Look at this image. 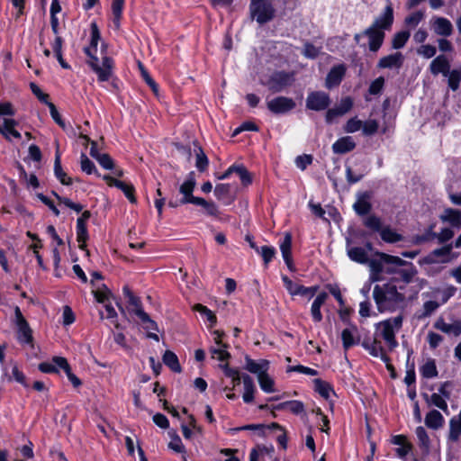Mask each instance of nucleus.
Wrapping results in <instances>:
<instances>
[{"instance_id":"f257e3e1","label":"nucleus","mask_w":461,"mask_h":461,"mask_svg":"<svg viewBox=\"0 0 461 461\" xmlns=\"http://www.w3.org/2000/svg\"><path fill=\"white\" fill-rule=\"evenodd\" d=\"M100 40V31L96 23H91V45L85 48V53L89 57L88 65L97 74L102 82L107 81L112 76L113 61L109 57H104L101 64L96 57L92 54V49H96Z\"/></svg>"},{"instance_id":"f03ea898","label":"nucleus","mask_w":461,"mask_h":461,"mask_svg":"<svg viewBox=\"0 0 461 461\" xmlns=\"http://www.w3.org/2000/svg\"><path fill=\"white\" fill-rule=\"evenodd\" d=\"M373 297L380 312L394 311L405 299L404 295L397 291L396 286L392 285H376L373 290Z\"/></svg>"},{"instance_id":"7ed1b4c3","label":"nucleus","mask_w":461,"mask_h":461,"mask_svg":"<svg viewBox=\"0 0 461 461\" xmlns=\"http://www.w3.org/2000/svg\"><path fill=\"white\" fill-rule=\"evenodd\" d=\"M378 258L368 259L366 263L369 267V281L375 283L384 280V265H406L407 262L399 257L392 256L384 252H376Z\"/></svg>"},{"instance_id":"20e7f679","label":"nucleus","mask_w":461,"mask_h":461,"mask_svg":"<svg viewBox=\"0 0 461 461\" xmlns=\"http://www.w3.org/2000/svg\"><path fill=\"white\" fill-rule=\"evenodd\" d=\"M402 316L398 315L394 318L387 319L378 323L377 328L381 329V335L386 341L390 348L397 347L395 339V331H398L402 325Z\"/></svg>"},{"instance_id":"39448f33","label":"nucleus","mask_w":461,"mask_h":461,"mask_svg":"<svg viewBox=\"0 0 461 461\" xmlns=\"http://www.w3.org/2000/svg\"><path fill=\"white\" fill-rule=\"evenodd\" d=\"M250 14L259 24L270 22L275 17V9L268 0H258L250 3Z\"/></svg>"},{"instance_id":"423d86ee","label":"nucleus","mask_w":461,"mask_h":461,"mask_svg":"<svg viewBox=\"0 0 461 461\" xmlns=\"http://www.w3.org/2000/svg\"><path fill=\"white\" fill-rule=\"evenodd\" d=\"M330 104V95L322 91L311 92L306 98V107L312 111H324Z\"/></svg>"},{"instance_id":"0eeeda50","label":"nucleus","mask_w":461,"mask_h":461,"mask_svg":"<svg viewBox=\"0 0 461 461\" xmlns=\"http://www.w3.org/2000/svg\"><path fill=\"white\" fill-rule=\"evenodd\" d=\"M393 20V9L391 2H388L383 12L375 18L370 26L377 30L380 29L382 32L389 31L392 28Z\"/></svg>"},{"instance_id":"6e6552de","label":"nucleus","mask_w":461,"mask_h":461,"mask_svg":"<svg viewBox=\"0 0 461 461\" xmlns=\"http://www.w3.org/2000/svg\"><path fill=\"white\" fill-rule=\"evenodd\" d=\"M15 324L18 328V339L23 343H32V331L23 316L22 312L18 306L14 308Z\"/></svg>"},{"instance_id":"1a4fd4ad","label":"nucleus","mask_w":461,"mask_h":461,"mask_svg":"<svg viewBox=\"0 0 461 461\" xmlns=\"http://www.w3.org/2000/svg\"><path fill=\"white\" fill-rule=\"evenodd\" d=\"M267 106L273 113H285L295 107V103L292 98L285 96H277L267 102Z\"/></svg>"},{"instance_id":"9d476101","label":"nucleus","mask_w":461,"mask_h":461,"mask_svg":"<svg viewBox=\"0 0 461 461\" xmlns=\"http://www.w3.org/2000/svg\"><path fill=\"white\" fill-rule=\"evenodd\" d=\"M196 185L194 172H190L186 177V180L180 185L179 192L183 194L179 203L181 204L194 203V200L199 197L193 195L194 189Z\"/></svg>"},{"instance_id":"9b49d317","label":"nucleus","mask_w":461,"mask_h":461,"mask_svg":"<svg viewBox=\"0 0 461 461\" xmlns=\"http://www.w3.org/2000/svg\"><path fill=\"white\" fill-rule=\"evenodd\" d=\"M293 77L289 73L284 71L276 72L270 77L267 86L271 92L277 93L291 85Z\"/></svg>"},{"instance_id":"f8f14e48","label":"nucleus","mask_w":461,"mask_h":461,"mask_svg":"<svg viewBox=\"0 0 461 461\" xmlns=\"http://www.w3.org/2000/svg\"><path fill=\"white\" fill-rule=\"evenodd\" d=\"M362 34L368 38V47L373 52H376L381 48L385 37L384 32H382L380 29L373 28L372 26L363 31Z\"/></svg>"},{"instance_id":"ddd939ff","label":"nucleus","mask_w":461,"mask_h":461,"mask_svg":"<svg viewBox=\"0 0 461 461\" xmlns=\"http://www.w3.org/2000/svg\"><path fill=\"white\" fill-rule=\"evenodd\" d=\"M91 212L85 211L77 221V240L79 243V249L86 250V241L88 239L86 222L90 218Z\"/></svg>"},{"instance_id":"4468645a","label":"nucleus","mask_w":461,"mask_h":461,"mask_svg":"<svg viewBox=\"0 0 461 461\" xmlns=\"http://www.w3.org/2000/svg\"><path fill=\"white\" fill-rule=\"evenodd\" d=\"M347 68L344 64H339L337 66H334L330 72L328 73L325 80V86L328 89H331L335 86H338L340 82L342 81L345 74H346Z\"/></svg>"},{"instance_id":"2eb2a0df","label":"nucleus","mask_w":461,"mask_h":461,"mask_svg":"<svg viewBox=\"0 0 461 461\" xmlns=\"http://www.w3.org/2000/svg\"><path fill=\"white\" fill-rule=\"evenodd\" d=\"M404 61V57L401 52H394L393 54L381 58L377 63L379 68H400Z\"/></svg>"},{"instance_id":"dca6fc26","label":"nucleus","mask_w":461,"mask_h":461,"mask_svg":"<svg viewBox=\"0 0 461 461\" xmlns=\"http://www.w3.org/2000/svg\"><path fill=\"white\" fill-rule=\"evenodd\" d=\"M434 328L446 334L457 337L461 334V321L447 323L442 318H439L435 321Z\"/></svg>"},{"instance_id":"f3484780","label":"nucleus","mask_w":461,"mask_h":461,"mask_svg":"<svg viewBox=\"0 0 461 461\" xmlns=\"http://www.w3.org/2000/svg\"><path fill=\"white\" fill-rule=\"evenodd\" d=\"M450 69L449 62L446 56L439 55L436 57L429 65V70L432 75L437 76L441 73L444 77L448 75Z\"/></svg>"},{"instance_id":"a211bd4d","label":"nucleus","mask_w":461,"mask_h":461,"mask_svg":"<svg viewBox=\"0 0 461 461\" xmlns=\"http://www.w3.org/2000/svg\"><path fill=\"white\" fill-rule=\"evenodd\" d=\"M245 368L252 374H255L258 375V378L262 374L267 373L269 362L266 359H260L258 362H256L255 360L251 359L249 356L245 357Z\"/></svg>"},{"instance_id":"6ab92c4d","label":"nucleus","mask_w":461,"mask_h":461,"mask_svg":"<svg viewBox=\"0 0 461 461\" xmlns=\"http://www.w3.org/2000/svg\"><path fill=\"white\" fill-rule=\"evenodd\" d=\"M370 197L368 192H364L357 195V200L353 204V209L358 215H366L371 211L372 205L369 203Z\"/></svg>"},{"instance_id":"aec40b11","label":"nucleus","mask_w":461,"mask_h":461,"mask_svg":"<svg viewBox=\"0 0 461 461\" xmlns=\"http://www.w3.org/2000/svg\"><path fill=\"white\" fill-rule=\"evenodd\" d=\"M356 147V143L352 137L346 136L339 139L332 145V150L335 154H345L353 150Z\"/></svg>"},{"instance_id":"412c9836","label":"nucleus","mask_w":461,"mask_h":461,"mask_svg":"<svg viewBox=\"0 0 461 461\" xmlns=\"http://www.w3.org/2000/svg\"><path fill=\"white\" fill-rule=\"evenodd\" d=\"M434 32L436 34L447 37L452 34L453 26L450 21L444 17H437L434 20Z\"/></svg>"},{"instance_id":"4be33fe9","label":"nucleus","mask_w":461,"mask_h":461,"mask_svg":"<svg viewBox=\"0 0 461 461\" xmlns=\"http://www.w3.org/2000/svg\"><path fill=\"white\" fill-rule=\"evenodd\" d=\"M363 347L375 357H380L384 362H388L389 357L384 353L383 347L381 346V342L374 339L371 342L365 341L363 343Z\"/></svg>"},{"instance_id":"5701e85b","label":"nucleus","mask_w":461,"mask_h":461,"mask_svg":"<svg viewBox=\"0 0 461 461\" xmlns=\"http://www.w3.org/2000/svg\"><path fill=\"white\" fill-rule=\"evenodd\" d=\"M328 298V294L325 292L320 293L312 303L311 314L312 319L316 322H320L322 320L321 312V307L325 303Z\"/></svg>"},{"instance_id":"b1692460","label":"nucleus","mask_w":461,"mask_h":461,"mask_svg":"<svg viewBox=\"0 0 461 461\" xmlns=\"http://www.w3.org/2000/svg\"><path fill=\"white\" fill-rule=\"evenodd\" d=\"M242 383L244 387L242 395L243 401L247 403L252 402L254 401V393L257 390L254 381L249 375L244 374L242 375Z\"/></svg>"},{"instance_id":"393cba45","label":"nucleus","mask_w":461,"mask_h":461,"mask_svg":"<svg viewBox=\"0 0 461 461\" xmlns=\"http://www.w3.org/2000/svg\"><path fill=\"white\" fill-rule=\"evenodd\" d=\"M424 421L428 428L436 430L443 427L444 417L438 411L432 410L427 413Z\"/></svg>"},{"instance_id":"a878e982","label":"nucleus","mask_w":461,"mask_h":461,"mask_svg":"<svg viewBox=\"0 0 461 461\" xmlns=\"http://www.w3.org/2000/svg\"><path fill=\"white\" fill-rule=\"evenodd\" d=\"M415 434L418 439V445L424 455H428L430 451V439L422 426L416 428Z\"/></svg>"},{"instance_id":"bb28decb","label":"nucleus","mask_w":461,"mask_h":461,"mask_svg":"<svg viewBox=\"0 0 461 461\" xmlns=\"http://www.w3.org/2000/svg\"><path fill=\"white\" fill-rule=\"evenodd\" d=\"M54 174L62 185H71L72 179L68 176L67 173L62 169L59 149H57L55 154Z\"/></svg>"},{"instance_id":"cd10ccee","label":"nucleus","mask_w":461,"mask_h":461,"mask_svg":"<svg viewBox=\"0 0 461 461\" xmlns=\"http://www.w3.org/2000/svg\"><path fill=\"white\" fill-rule=\"evenodd\" d=\"M461 436V410L458 415L454 416L449 420V440L456 442Z\"/></svg>"},{"instance_id":"c85d7f7f","label":"nucleus","mask_w":461,"mask_h":461,"mask_svg":"<svg viewBox=\"0 0 461 461\" xmlns=\"http://www.w3.org/2000/svg\"><path fill=\"white\" fill-rule=\"evenodd\" d=\"M347 254L352 261L357 263L366 264L368 262L367 252L361 247L348 248Z\"/></svg>"},{"instance_id":"c756f323","label":"nucleus","mask_w":461,"mask_h":461,"mask_svg":"<svg viewBox=\"0 0 461 461\" xmlns=\"http://www.w3.org/2000/svg\"><path fill=\"white\" fill-rule=\"evenodd\" d=\"M440 220L445 222H449L453 227L461 226V211L455 209H446L444 213L440 216Z\"/></svg>"},{"instance_id":"7c9ffc66","label":"nucleus","mask_w":461,"mask_h":461,"mask_svg":"<svg viewBox=\"0 0 461 461\" xmlns=\"http://www.w3.org/2000/svg\"><path fill=\"white\" fill-rule=\"evenodd\" d=\"M357 333V329L356 326H350L342 330L341 339L343 342V347L345 349L349 348L354 344H356L355 335Z\"/></svg>"},{"instance_id":"2f4dec72","label":"nucleus","mask_w":461,"mask_h":461,"mask_svg":"<svg viewBox=\"0 0 461 461\" xmlns=\"http://www.w3.org/2000/svg\"><path fill=\"white\" fill-rule=\"evenodd\" d=\"M221 368L223 369L224 375L227 377L231 378L232 381V387H225L224 391H232L238 384H240L242 375H240L238 370L230 368L228 364L221 366Z\"/></svg>"},{"instance_id":"473e14b6","label":"nucleus","mask_w":461,"mask_h":461,"mask_svg":"<svg viewBox=\"0 0 461 461\" xmlns=\"http://www.w3.org/2000/svg\"><path fill=\"white\" fill-rule=\"evenodd\" d=\"M162 359L164 364L167 366L172 371L176 373L181 372V366L178 358L174 352L167 350L164 353Z\"/></svg>"},{"instance_id":"72a5a7b5","label":"nucleus","mask_w":461,"mask_h":461,"mask_svg":"<svg viewBox=\"0 0 461 461\" xmlns=\"http://www.w3.org/2000/svg\"><path fill=\"white\" fill-rule=\"evenodd\" d=\"M379 232L381 239L387 243H395L402 240V236L390 227L382 228Z\"/></svg>"},{"instance_id":"f704fd0d","label":"nucleus","mask_w":461,"mask_h":461,"mask_svg":"<svg viewBox=\"0 0 461 461\" xmlns=\"http://www.w3.org/2000/svg\"><path fill=\"white\" fill-rule=\"evenodd\" d=\"M411 33L408 31H401L396 32L392 39V48L400 50L403 48L408 41Z\"/></svg>"},{"instance_id":"c9c22d12","label":"nucleus","mask_w":461,"mask_h":461,"mask_svg":"<svg viewBox=\"0 0 461 461\" xmlns=\"http://www.w3.org/2000/svg\"><path fill=\"white\" fill-rule=\"evenodd\" d=\"M424 398L428 404L434 405L443 411H447V403L446 402V399H444L439 393H432L430 396L428 394H424Z\"/></svg>"},{"instance_id":"e433bc0d","label":"nucleus","mask_w":461,"mask_h":461,"mask_svg":"<svg viewBox=\"0 0 461 461\" xmlns=\"http://www.w3.org/2000/svg\"><path fill=\"white\" fill-rule=\"evenodd\" d=\"M288 408L293 413L299 414L304 411V405L300 401H287L282 403H279L275 407L276 410H283Z\"/></svg>"},{"instance_id":"4c0bfd02","label":"nucleus","mask_w":461,"mask_h":461,"mask_svg":"<svg viewBox=\"0 0 461 461\" xmlns=\"http://www.w3.org/2000/svg\"><path fill=\"white\" fill-rule=\"evenodd\" d=\"M194 204L203 207L205 212L210 216L217 217L219 215L218 207L213 202H208L205 199L199 197L194 200Z\"/></svg>"},{"instance_id":"58836bf2","label":"nucleus","mask_w":461,"mask_h":461,"mask_svg":"<svg viewBox=\"0 0 461 461\" xmlns=\"http://www.w3.org/2000/svg\"><path fill=\"white\" fill-rule=\"evenodd\" d=\"M195 155H196V161H195V167L200 172H203L206 170L209 160L205 153L203 152V149L200 146L196 147L195 149Z\"/></svg>"},{"instance_id":"ea45409f","label":"nucleus","mask_w":461,"mask_h":461,"mask_svg":"<svg viewBox=\"0 0 461 461\" xmlns=\"http://www.w3.org/2000/svg\"><path fill=\"white\" fill-rule=\"evenodd\" d=\"M420 373L425 378H433L438 375V370L434 359H429L421 367Z\"/></svg>"},{"instance_id":"a19ab883","label":"nucleus","mask_w":461,"mask_h":461,"mask_svg":"<svg viewBox=\"0 0 461 461\" xmlns=\"http://www.w3.org/2000/svg\"><path fill=\"white\" fill-rule=\"evenodd\" d=\"M124 0H113L112 12L113 15V23L118 29L120 27V20L122 17Z\"/></svg>"},{"instance_id":"79ce46f5","label":"nucleus","mask_w":461,"mask_h":461,"mask_svg":"<svg viewBox=\"0 0 461 461\" xmlns=\"http://www.w3.org/2000/svg\"><path fill=\"white\" fill-rule=\"evenodd\" d=\"M17 125L16 121L13 119H5V132L3 133V135L7 139L10 140V135L14 137L15 139L21 138V133L17 131L14 127Z\"/></svg>"},{"instance_id":"37998d69","label":"nucleus","mask_w":461,"mask_h":461,"mask_svg":"<svg viewBox=\"0 0 461 461\" xmlns=\"http://www.w3.org/2000/svg\"><path fill=\"white\" fill-rule=\"evenodd\" d=\"M447 84L452 91H456L459 88L461 81V73L457 69L448 70Z\"/></svg>"},{"instance_id":"c03bdc74","label":"nucleus","mask_w":461,"mask_h":461,"mask_svg":"<svg viewBox=\"0 0 461 461\" xmlns=\"http://www.w3.org/2000/svg\"><path fill=\"white\" fill-rule=\"evenodd\" d=\"M314 389L318 392L323 398L329 399L331 388L330 384L319 378L313 380Z\"/></svg>"},{"instance_id":"a18cd8bd","label":"nucleus","mask_w":461,"mask_h":461,"mask_svg":"<svg viewBox=\"0 0 461 461\" xmlns=\"http://www.w3.org/2000/svg\"><path fill=\"white\" fill-rule=\"evenodd\" d=\"M423 18L424 13L422 11H417L405 17L404 24L407 27L415 28L423 20Z\"/></svg>"},{"instance_id":"49530a36","label":"nucleus","mask_w":461,"mask_h":461,"mask_svg":"<svg viewBox=\"0 0 461 461\" xmlns=\"http://www.w3.org/2000/svg\"><path fill=\"white\" fill-rule=\"evenodd\" d=\"M260 388L266 392V393H273L275 391L274 389V381L273 379L267 375V373L262 374L258 378Z\"/></svg>"},{"instance_id":"de8ad7c7","label":"nucleus","mask_w":461,"mask_h":461,"mask_svg":"<svg viewBox=\"0 0 461 461\" xmlns=\"http://www.w3.org/2000/svg\"><path fill=\"white\" fill-rule=\"evenodd\" d=\"M114 186L121 189L126 197L130 200L131 203H136V198L134 196V187L131 185H128L124 182H114Z\"/></svg>"},{"instance_id":"09e8293b","label":"nucleus","mask_w":461,"mask_h":461,"mask_svg":"<svg viewBox=\"0 0 461 461\" xmlns=\"http://www.w3.org/2000/svg\"><path fill=\"white\" fill-rule=\"evenodd\" d=\"M379 123L375 120H367L362 122V132L366 136H371L377 132Z\"/></svg>"},{"instance_id":"8fccbe9b","label":"nucleus","mask_w":461,"mask_h":461,"mask_svg":"<svg viewBox=\"0 0 461 461\" xmlns=\"http://www.w3.org/2000/svg\"><path fill=\"white\" fill-rule=\"evenodd\" d=\"M80 167L88 175L97 172L95 164L84 153L80 156Z\"/></svg>"},{"instance_id":"3c124183","label":"nucleus","mask_w":461,"mask_h":461,"mask_svg":"<svg viewBox=\"0 0 461 461\" xmlns=\"http://www.w3.org/2000/svg\"><path fill=\"white\" fill-rule=\"evenodd\" d=\"M292 235L287 232L285 234L284 240L280 244V250L284 259H287V256L291 255Z\"/></svg>"},{"instance_id":"603ef678","label":"nucleus","mask_w":461,"mask_h":461,"mask_svg":"<svg viewBox=\"0 0 461 461\" xmlns=\"http://www.w3.org/2000/svg\"><path fill=\"white\" fill-rule=\"evenodd\" d=\"M194 310L200 312L201 314H203L204 316H206L208 321H210V323L212 325H214L216 323V321H217L216 316L206 306L197 303L194 306Z\"/></svg>"},{"instance_id":"864d4df0","label":"nucleus","mask_w":461,"mask_h":461,"mask_svg":"<svg viewBox=\"0 0 461 461\" xmlns=\"http://www.w3.org/2000/svg\"><path fill=\"white\" fill-rule=\"evenodd\" d=\"M230 192V186L228 184H219L214 188V195L218 200L226 199Z\"/></svg>"},{"instance_id":"5fc2aeb1","label":"nucleus","mask_w":461,"mask_h":461,"mask_svg":"<svg viewBox=\"0 0 461 461\" xmlns=\"http://www.w3.org/2000/svg\"><path fill=\"white\" fill-rule=\"evenodd\" d=\"M139 318L145 324V329L148 330H158L157 323L150 319L148 313L144 311H139Z\"/></svg>"},{"instance_id":"6e6d98bb","label":"nucleus","mask_w":461,"mask_h":461,"mask_svg":"<svg viewBox=\"0 0 461 461\" xmlns=\"http://www.w3.org/2000/svg\"><path fill=\"white\" fill-rule=\"evenodd\" d=\"M258 253L263 258L265 265H267L275 257L276 249L273 247L263 246V247L259 248Z\"/></svg>"},{"instance_id":"4d7b16f0","label":"nucleus","mask_w":461,"mask_h":461,"mask_svg":"<svg viewBox=\"0 0 461 461\" xmlns=\"http://www.w3.org/2000/svg\"><path fill=\"white\" fill-rule=\"evenodd\" d=\"M362 121L355 118L349 119L345 127L344 131L348 133H354L362 129Z\"/></svg>"},{"instance_id":"13d9d810","label":"nucleus","mask_w":461,"mask_h":461,"mask_svg":"<svg viewBox=\"0 0 461 461\" xmlns=\"http://www.w3.org/2000/svg\"><path fill=\"white\" fill-rule=\"evenodd\" d=\"M433 229H434V224H431L424 234L417 235L415 237V242L420 244V243H424V242H427V241L436 239V232L433 231Z\"/></svg>"},{"instance_id":"bf43d9fd","label":"nucleus","mask_w":461,"mask_h":461,"mask_svg":"<svg viewBox=\"0 0 461 461\" xmlns=\"http://www.w3.org/2000/svg\"><path fill=\"white\" fill-rule=\"evenodd\" d=\"M365 225L375 230V231H380L382 229V222L380 218H378L375 215H370L365 220Z\"/></svg>"},{"instance_id":"052dcab7","label":"nucleus","mask_w":461,"mask_h":461,"mask_svg":"<svg viewBox=\"0 0 461 461\" xmlns=\"http://www.w3.org/2000/svg\"><path fill=\"white\" fill-rule=\"evenodd\" d=\"M439 304L436 301H427L423 303V312L420 318H425L430 316L438 308Z\"/></svg>"},{"instance_id":"680f3d73","label":"nucleus","mask_w":461,"mask_h":461,"mask_svg":"<svg viewBox=\"0 0 461 461\" xmlns=\"http://www.w3.org/2000/svg\"><path fill=\"white\" fill-rule=\"evenodd\" d=\"M437 50L434 46L426 44L417 49V53L425 59H430L435 56Z\"/></svg>"},{"instance_id":"e2e57ef3","label":"nucleus","mask_w":461,"mask_h":461,"mask_svg":"<svg viewBox=\"0 0 461 461\" xmlns=\"http://www.w3.org/2000/svg\"><path fill=\"white\" fill-rule=\"evenodd\" d=\"M30 87H31L32 92L33 93V95H36V97L39 99V101L45 104L46 105H48V104L50 103L49 101V95L43 93L41 91V89L35 83H31Z\"/></svg>"},{"instance_id":"0e129e2a","label":"nucleus","mask_w":461,"mask_h":461,"mask_svg":"<svg viewBox=\"0 0 461 461\" xmlns=\"http://www.w3.org/2000/svg\"><path fill=\"white\" fill-rule=\"evenodd\" d=\"M236 174L239 175L243 185H248L251 184L252 178L249 172L243 166H237Z\"/></svg>"},{"instance_id":"69168bd1","label":"nucleus","mask_w":461,"mask_h":461,"mask_svg":"<svg viewBox=\"0 0 461 461\" xmlns=\"http://www.w3.org/2000/svg\"><path fill=\"white\" fill-rule=\"evenodd\" d=\"M384 85V78L383 77H379L376 79H375L369 86V93L371 95H378Z\"/></svg>"},{"instance_id":"338daca9","label":"nucleus","mask_w":461,"mask_h":461,"mask_svg":"<svg viewBox=\"0 0 461 461\" xmlns=\"http://www.w3.org/2000/svg\"><path fill=\"white\" fill-rule=\"evenodd\" d=\"M353 106V101L350 97H345L341 99L339 105L336 107L339 112L343 115L349 112Z\"/></svg>"},{"instance_id":"774afa93","label":"nucleus","mask_w":461,"mask_h":461,"mask_svg":"<svg viewBox=\"0 0 461 461\" xmlns=\"http://www.w3.org/2000/svg\"><path fill=\"white\" fill-rule=\"evenodd\" d=\"M429 345L431 348H436L443 341V337L438 333L429 331L427 336Z\"/></svg>"}]
</instances>
